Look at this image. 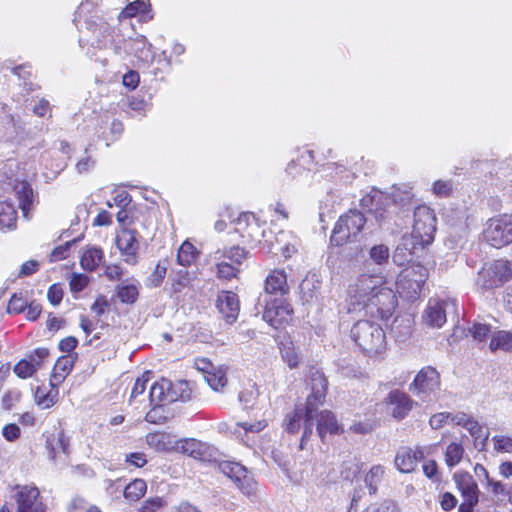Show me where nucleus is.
Listing matches in <instances>:
<instances>
[{
  "label": "nucleus",
  "instance_id": "f257e3e1",
  "mask_svg": "<svg viewBox=\"0 0 512 512\" xmlns=\"http://www.w3.org/2000/svg\"><path fill=\"white\" fill-rule=\"evenodd\" d=\"M73 23L79 31V44L81 47L90 45L93 49L103 51L104 55H97L96 52H88L95 61L107 65L114 56L125 59L133 55L143 63L152 62L154 52L151 43L143 35L126 38L123 30L125 24H119L118 28H111L102 11L92 1L81 2L77 8Z\"/></svg>",
  "mask_w": 512,
  "mask_h": 512
},
{
  "label": "nucleus",
  "instance_id": "f03ea898",
  "mask_svg": "<svg viewBox=\"0 0 512 512\" xmlns=\"http://www.w3.org/2000/svg\"><path fill=\"white\" fill-rule=\"evenodd\" d=\"M397 304L395 292L379 275L361 274L348 286L346 305L350 314L388 320Z\"/></svg>",
  "mask_w": 512,
  "mask_h": 512
},
{
  "label": "nucleus",
  "instance_id": "7ed1b4c3",
  "mask_svg": "<svg viewBox=\"0 0 512 512\" xmlns=\"http://www.w3.org/2000/svg\"><path fill=\"white\" fill-rule=\"evenodd\" d=\"M351 337L368 357L382 356L387 350L385 332L379 324L373 321H357L351 329Z\"/></svg>",
  "mask_w": 512,
  "mask_h": 512
},
{
  "label": "nucleus",
  "instance_id": "20e7f679",
  "mask_svg": "<svg viewBox=\"0 0 512 512\" xmlns=\"http://www.w3.org/2000/svg\"><path fill=\"white\" fill-rule=\"evenodd\" d=\"M366 218L364 214L356 209H351L341 215L334 225L330 237V243L340 247L349 242H355L364 229Z\"/></svg>",
  "mask_w": 512,
  "mask_h": 512
},
{
  "label": "nucleus",
  "instance_id": "39448f33",
  "mask_svg": "<svg viewBox=\"0 0 512 512\" xmlns=\"http://www.w3.org/2000/svg\"><path fill=\"white\" fill-rule=\"evenodd\" d=\"M427 278L428 270L421 264L411 265L403 269L396 281L400 297L408 301L418 299Z\"/></svg>",
  "mask_w": 512,
  "mask_h": 512
},
{
  "label": "nucleus",
  "instance_id": "423d86ee",
  "mask_svg": "<svg viewBox=\"0 0 512 512\" xmlns=\"http://www.w3.org/2000/svg\"><path fill=\"white\" fill-rule=\"evenodd\" d=\"M314 417H317V410L305 404L304 407L296 406V408L288 413L284 419L283 426L290 434L298 433L300 428H303V433L300 441V449L303 450L307 441L313 434Z\"/></svg>",
  "mask_w": 512,
  "mask_h": 512
},
{
  "label": "nucleus",
  "instance_id": "0eeeda50",
  "mask_svg": "<svg viewBox=\"0 0 512 512\" xmlns=\"http://www.w3.org/2000/svg\"><path fill=\"white\" fill-rule=\"evenodd\" d=\"M409 390L422 402H433L441 390L440 373L432 366L423 367L415 376Z\"/></svg>",
  "mask_w": 512,
  "mask_h": 512
},
{
  "label": "nucleus",
  "instance_id": "6e6552de",
  "mask_svg": "<svg viewBox=\"0 0 512 512\" xmlns=\"http://www.w3.org/2000/svg\"><path fill=\"white\" fill-rule=\"evenodd\" d=\"M436 232V215L427 205L415 207L413 214L412 236L421 245H429Z\"/></svg>",
  "mask_w": 512,
  "mask_h": 512
},
{
  "label": "nucleus",
  "instance_id": "1a4fd4ad",
  "mask_svg": "<svg viewBox=\"0 0 512 512\" xmlns=\"http://www.w3.org/2000/svg\"><path fill=\"white\" fill-rule=\"evenodd\" d=\"M512 276V270L506 260H496L488 268L478 274L477 285L484 290L493 289L507 282Z\"/></svg>",
  "mask_w": 512,
  "mask_h": 512
},
{
  "label": "nucleus",
  "instance_id": "9d476101",
  "mask_svg": "<svg viewBox=\"0 0 512 512\" xmlns=\"http://www.w3.org/2000/svg\"><path fill=\"white\" fill-rule=\"evenodd\" d=\"M221 471L232 479L239 489L246 495L254 493L256 482L246 467L237 462H223L220 464Z\"/></svg>",
  "mask_w": 512,
  "mask_h": 512
},
{
  "label": "nucleus",
  "instance_id": "9b49d317",
  "mask_svg": "<svg viewBox=\"0 0 512 512\" xmlns=\"http://www.w3.org/2000/svg\"><path fill=\"white\" fill-rule=\"evenodd\" d=\"M308 384L311 388V393L308 395L306 404H312L314 409H318L325 401L328 381L325 375L318 369L312 367L309 370Z\"/></svg>",
  "mask_w": 512,
  "mask_h": 512
},
{
  "label": "nucleus",
  "instance_id": "f8f14e48",
  "mask_svg": "<svg viewBox=\"0 0 512 512\" xmlns=\"http://www.w3.org/2000/svg\"><path fill=\"white\" fill-rule=\"evenodd\" d=\"M385 402L390 414L397 420L404 419L417 404L408 394L398 389L389 392Z\"/></svg>",
  "mask_w": 512,
  "mask_h": 512
},
{
  "label": "nucleus",
  "instance_id": "ddd939ff",
  "mask_svg": "<svg viewBox=\"0 0 512 512\" xmlns=\"http://www.w3.org/2000/svg\"><path fill=\"white\" fill-rule=\"evenodd\" d=\"M137 234L134 229L123 228L116 237V245L124 256V261L130 265H135L138 259L139 241Z\"/></svg>",
  "mask_w": 512,
  "mask_h": 512
},
{
  "label": "nucleus",
  "instance_id": "4468645a",
  "mask_svg": "<svg viewBox=\"0 0 512 512\" xmlns=\"http://www.w3.org/2000/svg\"><path fill=\"white\" fill-rule=\"evenodd\" d=\"M264 302L263 320L270 326L277 329L288 320V316L291 313L289 305L284 304L278 298L269 301L264 299Z\"/></svg>",
  "mask_w": 512,
  "mask_h": 512
},
{
  "label": "nucleus",
  "instance_id": "2eb2a0df",
  "mask_svg": "<svg viewBox=\"0 0 512 512\" xmlns=\"http://www.w3.org/2000/svg\"><path fill=\"white\" fill-rule=\"evenodd\" d=\"M16 495V512H44V506L39 500V490L36 487H18Z\"/></svg>",
  "mask_w": 512,
  "mask_h": 512
},
{
  "label": "nucleus",
  "instance_id": "dca6fc26",
  "mask_svg": "<svg viewBox=\"0 0 512 512\" xmlns=\"http://www.w3.org/2000/svg\"><path fill=\"white\" fill-rule=\"evenodd\" d=\"M216 307L227 323H234L239 315L240 305L236 293L222 291L217 295Z\"/></svg>",
  "mask_w": 512,
  "mask_h": 512
},
{
  "label": "nucleus",
  "instance_id": "f3484780",
  "mask_svg": "<svg viewBox=\"0 0 512 512\" xmlns=\"http://www.w3.org/2000/svg\"><path fill=\"white\" fill-rule=\"evenodd\" d=\"M507 217L490 219L484 230L485 240L493 247L499 248L508 244Z\"/></svg>",
  "mask_w": 512,
  "mask_h": 512
},
{
  "label": "nucleus",
  "instance_id": "a211bd4d",
  "mask_svg": "<svg viewBox=\"0 0 512 512\" xmlns=\"http://www.w3.org/2000/svg\"><path fill=\"white\" fill-rule=\"evenodd\" d=\"M452 303L447 301L429 300L423 313V321L430 327L440 328L446 322V310Z\"/></svg>",
  "mask_w": 512,
  "mask_h": 512
},
{
  "label": "nucleus",
  "instance_id": "6ab92c4d",
  "mask_svg": "<svg viewBox=\"0 0 512 512\" xmlns=\"http://www.w3.org/2000/svg\"><path fill=\"white\" fill-rule=\"evenodd\" d=\"M13 189L19 201V207L22 210L23 216L28 218L30 211L37 202L36 194L27 181H17Z\"/></svg>",
  "mask_w": 512,
  "mask_h": 512
},
{
  "label": "nucleus",
  "instance_id": "aec40b11",
  "mask_svg": "<svg viewBox=\"0 0 512 512\" xmlns=\"http://www.w3.org/2000/svg\"><path fill=\"white\" fill-rule=\"evenodd\" d=\"M422 457L423 453L420 450H412L408 447H402L397 451L394 463L400 472L410 473L414 471Z\"/></svg>",
  "mask_w": 512,
  "mask_h": 512
},
{
  "label": "nucleus",
  "instance_id": "412c9836",
  "mask_svg": "<svg viewBox=\"0 0 512 512\" xmlns=\"http://www.w3.org/2000/svg\"><path fill=\"white\" fill-rule=\"evenodd\" d=\"M265 292L267 295L283 297L288 294L289 286L284 270L275 269L271 271L265 280Z\"/></svg>",
  "mask_w": 512,
  "mask_h": 512
},
{
  "label": "nucleus",
  "instance_id": "4be33fe9",
  "mask_svg": "<svg viewBox=\"0 0 512 512\" xmlns=\"http://www.w3.org/2000/svg\"><path fill=\"white\" fill-rule=\"evenodd\" d=\"M46 449L49 451V458L55 460L61 453L69 454V439L62 429H54L46 437Z\"/></svg>",
  "mask_w": 512,
  "mask_h": 512
},
{
  "label": "nucleus",
  "instance_id": "5701e85b",
  "mask_svg": "<svg viewBox=\"0 0 512 512\" xmlns=\"http://www.w3.org/2000/svg\"><path fill=\"white\" fill-rule=\"evenodd\" d=\"M76 356L71 354L61 356L56 361L50 378V386L58 388L71 372Z\"/></svg>",
  "mask_w": 512,
  "mask_h": 512
},
{
  "label": "nucleus",
  "instance_id": "b1692460",
  "mask_svg": "<svg viewBox=\"0 0 512 512\" xmlns=\"http://www.w3.org/2000/svg\"><path fill=\"white\" fill-rule=\"evenodd\" d=\"M315 421L317 422V433L322 441H324L327 433L339 434L341 431L336 417L331 411H317V417H314V422Z\"/></svg>",
  "mask_w": 512,
  "mask_h": 512
},
{
  "label": "nucleus",
  "instance_id": "393cba45",
  "mask_svg": "<svg viewBox=\"0 0 512 512\" xmlns=\"http://www.w3.org/2000/svg\"><path fill=\"white\" fill-rule=\"evenodd\" d=\"M454 481L464 499L477 498L479 500V489L473 477L467 472L454 474Z\"/></svg>",
  "mask_w": 512,
  "mask_h": 512
},
{
  "label": "nucleus",
  "instance_id": "a878e982",
  "mask_svg": "<svg viewBox=\"0 0 512 512\" xmlns=\"http://www.w3.org/2000/svg\"><path fill=\"white\" fill-rule=\"evenodd\" d=\"M278 250L285 258H290L297 253L300 240L290 231H280L275 237Z\"/></svg>",
  "mask_w": 512,
  "mask_h": 512
},
{
  "label": "nucleus",
  "instance_id": "bb28decb",
  "mask_svg": "<svg viewBox=\"0 0 512 512\" xmlns=\"http://www.w3.org/2000/svg\"><path fill=\"white\" fill-rule=\"evenodd\" d=\"M321 280L315 273H308L299 285V292L303 302H310L317 298L321 288Z\"/></svg>",
  "mask_w": 512,
  "mask_h": 512
},
{
  "label": "nucleus",
  "instance_id": "cd10ccee",
  "mask_svg": "<svg viewBox=\"0 0 512 512\" xmlns=\"http://www.w3.org/2000/svg\"><path fill=\"white\" fill-rule=\"evenodd\" d=\"M150 12V4L145 0H136L130 4H128L118 15V19L120 24L122 23V19L132 18L137 14H141V17L144 21H149L153 18L152 15H149Z\"/></svg>",
  "mask_w": 512,
  "mask_h": 512
},
{
  "label": "nucleus",
  "instance_id": "c85d7f7f",
  "mask_svg": "<svg viewBox=\"0 0 512 512\" xmlns=\"http://www.w3.org/2000/svg\"><path fill=\"white\" fill-rule=\"evenodd\" d=\"M171 387V381L168 379H161L160 381L155 382L149 392V398L151 404L156 405H165L169 404L168 397H169V389Z\"/></svg>",
  "mask_w": 512,
  "mask_h": 512
},
{
  "label": "nucleus",
  "instance_id": "c756f323",
  "mask_svg": "<svg viewBox=\"0 0 512 512\" xmlns=\"http://www.w3.org/2000/svg\"><path fill=\"white\" fill-rule=\"evenodd\" d=\"M489 349L491 352H495L497 350L502 351H512V330L511 331H495L493 332Z\"/></svg>",
  "mask_w": 512,
  "mask_h": 512
},
{
  "label": "nucleus",
  "instance_id": "7c9ffc66",
  "mask_svg": "<svg viewBox=\"0 0 512 512\" xmlns=\"http://www.w3.org/2000/svg\"><path fill=\"white\" fill-rule=\"evenodd\" d=\"M171 389H169L168 402L173 403L176 401H188L192 397V390L187 381L181 380L175 383L171 382Z\"/></svg>",
  "mask_w": 512,
  "mask_h": 512
},
{
  "label": "nucleus",
  "instance_id": "2f4dec72",
  "mask_svg": "<svg viewBox=\"0 0 512 512\" xmlns=\"http://www.w3.org/2000/svg\"><path fill=\"white\" fill-rule=\"evenodd\" d=\"M17 212L14 205L7 201L0 202V229H11L15 226Z\"/></svg>",
  "mask_w": 512,
  "mask_h": 512
},
{
  "label": "nucleus",
  "instance_id": "473e14b6",
  "mask_svg": "<svg viewBox=\"0 0 512 512\" xmlns=\"http://www.w3.org/2000/svg\"><path fill=\"white\" fill-rule=\"evenodd\" d=\"M392 198L395 205L399 206L401 209L407 208L412 204L414 198L412 187L406 184L395 187L392 192Z\"/></svg>",
  "mask_w": 512,
  "mask_h": 512
},
{
  "label": "nucleus",
  "instance_id": "72a5a7b5",
  "mask_svg": "<svg viewBox=\"0 0 512 512\" xmlns=\"http://www.w3.org/2000/svg\"><path fill=\"white\" fill-rule=\"evenodd\" d=\"M197 250L192 243L185 241L178 249L177 263L183 267H189L197 258Z\"/></svg>",
  "mask_w": 512,
  "mask_h": 512
},
{
  "label": "nucleus",
  "instance_id": "f704fd0d",
  "mask_svg": "<svg viewBox=\"0 0 512 512\" xmlns=\"http://www.w3.org/2000/svg\"><path fill=\"white\" fill-rule=\"evenodd\" d=\"M118 299L124 304H133L139 296V288L135 284H119L116 286Z\"/></svg>",
  "mask_w": 512,
  "mask_h": 512
},
{
  "label": "nucleus",
  "instance_id": "c9c22d12",
  "mask_svg": "<svg viewBox=\"0 0 512 512\" xmlns=\"http://www.w3.org/2000/svg\"><path fill=\"white\" fill-rule=\"evenodd\" d=\"M168 269V261L160 260L155 266L153 272L147 277L145 285L149 288L159 287L165 279Z\"/></svg>",
  "mask_w": 512,
  "mask_h": 512
},
{
  "label": "nucleus",
  "instance_id": "e433bc0d",
  "mask_svg": "<svg viewBox=\"0 0 512 512\" xmlns=\"http://www.w3.org/2000/svg\"><path fill=\"white\" fill-rule=\"evenodd\" d=\"M103 252L98 248L87 249L81 257V266L87 271H93L101 262Z\"/></svg>",
  "mask_w": 512,
  "mask_h": 512
},
{
  "label": "nucleus",
  "instance_id": "4c0bfd02",
  "mask_svg": "<svg viewBox=\"0 0 512 512\" xmlns=\"http://www.w3.org/2000/svg\"><path fill=\"white\" fill-rule=\"evenodd\" d=\"M384 475V468L381 465L373 466L365 477V484L370 494H375L378 490V485Z\"/></svg>",
  "mask_w": 512,
  "mask_h": 512
},
{
  "label": "nucleus",
  "instance_id": "58836bf2",
  "mask_svg": "<svg viewBox=\"0 0 512 512\" xmlns=\"http://www.w3.org/2000/svg\"><path fill=\"white\" fill-rule=\"evenodd\" d=\"M146 489L147 485L144 480L135 479L125 487L124 496L128 500L136 501L145 494Z\"/></svg>",
  "mask_w": 512,
  "mask_h": 512
},
{
  "label": "nucleus",
  "instance_id": "ea45409f",
  "mask_svg": "<svg viewBox=\"0 0 512 512\" xmlns=\"http://www.w3.org/2000/svg\"><path fill=\"white\" fill-rule=\"evenodd\" d=\"M58 394V388L51 387L49 392L38 388L35 393V399L41 408L47 409L56 403Z\"/></svg>",
  "mask_w": 512,
  "mask_h": 512
},
{
  "label": "nucleus",
  "instance_id": "a19ab883",
  "mask_svg": "<svg viewBox=\"0 0 512 512\" xmlns=\"http://www.w3.org/2000/svg\"><path fill=\"white\" fill-rule=\"evenodd\" d=\"M247 252L244 248L233 246L223 251L218 250L215 252V259L228 258L233 263L241 264L242 260L246 258Z\"/></svg>",
  "mask_w": 512,
  "mask_h": 512
},
{
  "label": "nucleus",
  "instance_id": "79ce46f5",
  "mask_svg": "<svg viewBox=\"0 0 512 512\" xmlns=\"http://www.w3.org/2000/svg\"><path fill=\"white\" fill-rule=\"evenodd\" d=\"M464 454V448L462 444L452 442L446 448L445 461L449 467L456 466L462 459Z\"/></svg>",
  "mask_w": 512,
  "mask_h": 512
},
{
  "label": "nucleus",
  "instance_id": "37998d69",
  "mask_svg": "<svg viewBox=\"0 0 512 512\" xmlns=\"http://www.w3.org/2000/svg\"><path fill=\"white\" fill-rule=\"evenodd\" d=\"M469 333L478 343H486L488 337L492 336L491 326L481 322H474L469 328Z\"/></svg>",
  "mask_w": 512,
  "mask_h": 512
},
{
  "label": "nucleus",
  "instance_id": "c03bdc74",
  "mask_svg": "<svg viewBox=\"0 0 512 512\" xmlns=\"http://www.w3.org/2000/svg\"><path fill=\"white\" fill-rule=\"evenodd\" d=\"M258 396V388L255 384H252L239 393V401L245 409L253 408L257 403Z\"/></svg>",
  "mask_w": 512,
  "mask_h": 512
},
{
  "label": "nucleus",
  "instance_id": "a18cd8bd",
  "mask_svg": "<svg viewBox=\"0 0 512 512\" xmlns=\"http://www.w3.org/2000/svg\"><path fill=\"white\" fill-rule=\"evenodd\" d=\"M390 251L388 246L378 244L371 247L369 250L370 259L377 265H384L388 262Z\"/></svg>",
  "mask_w": 512,
  "mask_h": 512
},
{
  "label": "nucleus",
  "instance_id": "49530a36",
  "mask_svg": "<svg viewBox=\"0 0 512 512\" xmlns=\"http://www.w3.org/2000/svg\"><path fill=\"white\" fill-rule=\"evenodd\" d=\"M205 379L214 391H220L227 384L225 373L220 370L213 373L208 372Z\"/></svg>",
  "mask_w": 512,
  "mask_h": 512
},
{
  "label": "nucleus",
  "instance_id": "de8ad7c7",
  "mask_svg": "<svg viewBox=\"0 0 512 512\" xmlns=\"http://www.w3.org/2000/svg\"><path fill=\"white\" fill-rule=\"evenodd\" d=\"M231 222L236 223L237 231H242L249 227L256 228V229L258 228L255 216L249 212L240 213L239 216L237 217V219H233V220H231Z\"/></svg>",
  "mask_w": 512,
  "mask_h": 512
},
{
  "label": "nucleus",
  "instance_id": "09e8293b",
  "mask_svg": "<svg viewBox=\"0 0 512 512\" xmlns=\"http://www.w3.org/2000/svg\"><path fill=\"white\" fill-rule=\"evenodd\" d=\"M37 371V364H31L27 359L19 361L14 366V373L20 378L31 377Z\"/></svg>",
  "mask_w": 512,
  "mask_h": 512
},
{
  "label": "nucleus",
  "instance_id": "8fccbe9b",
  "mask_svg": "<svg viewBox=\"0 0 512 512\" xmlns=\"http://www.w3.org/2000/svg\"><path fill=\"white\" fill-rule=\"evenodd\" d=\"M202 443L195 439H186L182 441L181 448L184 453L193 458H200L202 456Z\"/></svg>",
  "mask_w": 512,
  "mask_h": 512
},
{
  "label": "nucleus",
  "instance_id": "3c124183",
  "mask_svg": "<svg viewBox=\"0 0 512 512\" xmlns=\"http://www.w3.org/2000/svg\"><path fill=\"white\" fill-rule=\"evenodd\" d=\"M281 355L284 362H286L290 368H295L297 366L298 355L291 342L282 344Z\"/></svg>",
  "mask_w": 512,
  "mask_h": 512
},
{
  "label": "nucleus",
  "instance_id": "603ef678",
  "mask_svg": "<svg viewBox=\"0 0 512 512\" xmlns=\"http://www.w3.org/2000/svg\"><path fill=\"white\" fill-rule=\"evenodd\" d=\"M492 441L494 443V450L500 453H512V438L503 436V435H495L492 437Z\"/></svg>",
  "mask_w": 512,
  "mask_h": 512
},
{
  "label": "nucleus",
  "instance_id": "864d4df0",
  "mask_svg": "<svg viewBox=\"0 0 512 512\" xmlns=\"http://www.w3.org/2000/svg\"><path fill=\"white\" fill-rule=\"evenodd\" d=\"M89 278L84 274L73 273L69 282L72 293H79L88 285Z\"/></svg>",
  "mask_w": 512,
  "mask_h": 512
},
{
  "label": "nucleus",
  "instance_id": "5fc2aeb1",
  "mask_svg": "<svg viewBox=\"0 0 512 512\" xmlns=\"http://www.w3.org/2000/svg\"><path fill=\"white\" fill-rule=\"evenodd\" d=\"M132 198L130 194L126 191H120L118 192L111 200L107 201V206L109 208L116 206L119 208H128V206L131 204Z\"/></svg>",
  "mask_w": 512,
  "mask_h": 512
},
{
  "label": "nucleus",
  "instance_id": "6e6d98bb",
  "mask_svg": "<svg viewBox=\"0 0 512 512\" xmlns=\"http://www.w3.org/2000/svg\"><path fill=\"white\" fill-rule=\"evenodd\" d=\"M452 182L449 180H437L433 183V193L439 197H448L452 192Z\"/></svg>",
  "mask_w": 512,
  "mask_h": 512
},
{
  "label": "nucleus",
  "instance_id": "4d7b16f0",
  "mask_svg": "<svg viewBox=\"0 0 512 512\" xmlns=\"http://www.w3.org/2000/svg\"><path fill=\"white\" fill-rule=\"evenodd\" d=\"M238 271L239 270L236 267L227 262H220L217 264V275L219 278L231 279L236 277Z\"/></svg>",
  "mask_w": 512,
  "mask_h": 512
},
{
  "label": "nucleus",
  "instance_id": "13d9d810",
  "mask_svg": "<svg viewBox=\"0 0 512 512\" xmlns=\"http://www.w3.org/2000/svg\"><path fill=\"white\" fill-rule=\"evenodd\" d=\"M27 307V301L17 294H14L8 304V312L9 313H21L23 312Z\"/></svg>",
  "mask_w": 512,
  "mask_h": 512
},
{
  "label": "nucleus",
  "instance_id": "bf43d9fd",
  "mask_svg": "<svg viewBox=\"0 0 512 512\" xmlns=\"http://www.w3.org/2000/svg\"><path fill=\"white\" fill-rule=\"evenodd\" d=\"M96 161L92 158V156L86 153L85 156L80 158L76 163V171L79 174H85L92 171L95 167Z\"/></svg>",
  "mask_w": 512,
  "mask_h": 512
},
{
  "label": "nucleus",
  "instance_id": "052dcab7",
  "mask_svg": "<svg viewBox=\"0 0 512 512\" xmlns=\"http://www.w3.org/2000/svg\"><path fill=\"white\" fill-rule=\"evenodd\" d=\"M49 355V350L44 347L36 348L27 359L31 364H37V370L42 367L43 360Z\"/></svg>",
  "mask_w": 512,
  "mask_h": 512
},
{
  "label": "nucleus",
  "instance_id": "680f3d73",
  "mask_svg": "<svg viewBox=\"0 0 512 512\" xmlns=\"http://www.w3.org/2000/svg\"><path fill=\"white\" fill-rule=\"evenodd\" d=\"M63 294L64 293H63V289H62L61 285L53 284L48 289L47 298L52 305L57 306L62 301Z\"/></svg>",
  "mask_w": 512,
  "mask_h": 512
},
{
  "label": "nucleus",
  "instance_id": "e2e57ef3",
  "mask_svg": "<svg viewBox=\"0 0 512 512\" xmlns=\"http://www.w3.org/2000/svg\"><path fill=\"white\" fill-rule=\"evenodd\" d=\"M33 113L38 117H51V106L48 100L41 98L39 99L32 108Z\"/></svg>",
  "mask_w": 512,
  "mask_h": 512
},
{
  "label": "nucleus",
  "instance_id": "0e129e2a",
  "mask_svg": "<svg viewBox=\"0 0 512 512\" xmlns=\"http://www.w3.org/2000/svg\"><path fill=\"white\" fill-rule=\"evenodd\" d=\"M149 381V373L143 374L141 377L137 378L134 386L131 391V397L130 398H136L139 395H142L144 391L146 390V384Z\"/></svg>",
  "mask_w": 512,
  "mask_h": 512
},
{
  "label": "nucleus",
  "instance_id": "69168bd1",
  "mask_svg": "<svg viewBox=\"0 0 512 512\" xmlns=\"http://www.w3.org/2000/svg\"><path fill=\"white\" fill-rule=\"evenodd\" d=\"M2 435L7 441L13 442L21 435L20 427L14 423L7 424L2 429Z\"/></svg>",
  "mask_w": 512,
  "mask_h": 512
},
{
  "label": "nucleus",
  "instance_id": "338daca9",
  "mask_svg": "<svg viewBox=\"0 0 512 512\" xmlns=\"http://www.w3.org/2000/svg\"><path fill=\"white\" fill-rule=\"evenodd\" d=\"M164 505L161 497H154L143 502L140 512H156Z\"/></svg>",
  "mask_w": 512,
  "mask_h": 512
},
{
  "label": "nucleus",
  "instance_id": "774afa93",
  "mask_svg": "<svg viewBox=\"0 0 512 512\" xmlns=\"http://www.w3.org/2000/svg\"><path fill=\"white\" fill-rule=\"evenodd\" d=\"M451 413L448 412H440L431 416L429 420V424L433 429L442 428L450 419Z\"/></svg>",
  "mask_w": 512,
  "mask_h": 512
}]
</instances>
